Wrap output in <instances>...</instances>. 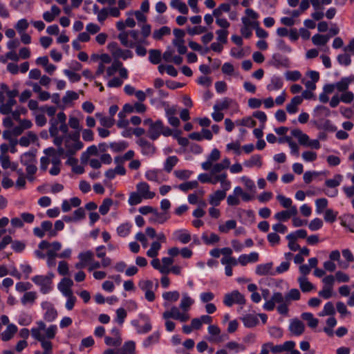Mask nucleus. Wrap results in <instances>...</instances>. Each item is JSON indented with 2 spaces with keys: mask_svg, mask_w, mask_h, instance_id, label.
Listing matches in <instances>:
<instances>
[{
  "mask_svg": "<svg viewBox=\"0 0 354 354\" xmlns=\"http://www.w3.org/2000/svg\"><path fill=\"white\" fill-rule=\"evenodd\" d=\"M137 145L141 149V153L144 156H151L156 151V148L153 144L149 142L145 138H140L136 141Z\"/></svg>",
  "mask_w": 354,
  "mask_h": 354,
  "instance_id": "a211bd4d",
  "label": "nucleus"
},
{
  "mask_svg": "<svg viewBox=\"0 0 354 354\" xmlns=\"http://www.w3.org/2000/svg\"><path fill=\"white\" fill-rule=\"evenodd\" d=\"M239 216L241 218V221L245 225L254 223L255 219V214L252 210L241 209L239 212Z\"/></svg>",
  "mask_w": 354,
  "mask_h": 354,
  "instance_id": "473e14b6",
  "label": "nucleus"
},
{
  "mask_svg": "<svg viewBox=\"0 0 354 354\" xmlns=\"http://www.w3.org/2000/svg\"><path fill=\"white\" fill-rule=\"evenodd\" d=\"M243 165L249 168L254 167L260 168L262 166L261 156L259 154L253 155L248 160H245Z\"/></svg>",
  "mask_w": 354,
  "mask_h": 354,
  "instance_id": "a19ab883",
  "label": "nucleus"
},
{
  "mask_svg": "<svg viewBox=\"0 0 354 354\" xmlns=\"http://www.w3.org/2000/svg\"><path fill=\"white\" fill-rule=\"evenodd\" d=\"M49 133L53 138V143L58 147L59 154L73 156L84 147V144L80 140L78 132L67 134L63 137L59 136L57 127L53 121L51 122Z\"/></svg>",
  "mask_w": 354,
  "mask_h": 354,
  "instance_id": "f257e3e1",
  "label": "nucleus"
},
{
  "mask_svg": "<svg viewBox=\"0 0 354 354\" xmlns=\"http://www.w3.org/2000/svg\"><path fill=\"white\" fill-rule=\"evenodd\" d=\"M36 331L44 341H50L55 337L57 333V326L55 324H51L48 326L43 321H37L36 326L30 329L31 335L32 332Z\"/></svg>",
  "mask_w": 354,
  "mask_h": 354,
  "instance_id": "20e7f679",
  "label": "nucleus"
},
{
  "mask_svg": "<svg viewBox=\"0 0 354 354\" xmlns=\"http://www.w3.org/2000/svg\"><path fill=\"white\" fill-rule=\"evenodd\" d=\"M354 81V75L349 77H342L339 81L335 82V88L341 93L348 90L350 84Z\"/></svg>",
  "mask_w": 354,
  "mask_h": 354,
  "instance_id": "393cba45",
  "label": "nucleus"
},
{
  "mask_svg": "<svg viewBox=\"0 0 354 354\" xmlns=\"http://www.w3.org/2000/svg\"><path fill=\"white\" fill-rule=\"evenodd\" d=\"M15 99H8L6 102L0 104V113L3 115H8L11 113L12 107L16 104Z\"/></svg>",
  "mask_w": 354,
  "mask_h": 354,
  "instance_id": "8fccbe9b",
  "label": "nucleus"
},
{
  "mask_svg": "<svg viewBox=\"0 0 354 354\" xmlns=\"http://www.w3.org/2000/svg\"><path fill=\"white\" fill-rule=\"evenodd\" d=\"M95 117L99 120L100 124L105 128H111L115 124L113 118L104 116L102 113H96Z\"/></svg>",
  "mask_w": 354,
  "mask_h": 354,
  "instance_id": "37998d69",
  "label": "nucleus"
},
{
  "mask_svg": "<svg viewBox=\"0 0 354 354\" xmlns=\"http://www.w3.org/2000/svg\"><path fill=\"white\" fill-rule=\"evenodd\" d=\"M291 134L293 137L297 139L299 143L302 146H307L308 142H309V136L302 132L299 129H295L292 130Z\"/></svg>",
  "mask_w": 354,
  "mask_h": 354,
  "instance_id": "e433bc0d",
  "label": "nucleus"
},
{
  "mask_svg": "<svg viewBox=\"0 0 354 354\" xmlns=\"http://www.w3.org/2000/svg\"><path fill=\"white\" fill-rule=\"evenodd\" d=\"M245 16L241 18L243 26L254 28L258 25L257 19L259 17V14L252 8H247L245 10Z\"/></svg>",
  "mask_w": 354,
  "mask_h": 354,
  "instance_id": "2eb2a0df",
  "label": "nucleus"
},
{
  "mask_svg": "<svg viewBox=\"0 0 354 354\" xmlns=\"http://www.w3.org/2000/svg\"><path fill=\"white\" fill-rule=\"evenodd\" d=\"M290 64L289 59L280 55L275 54L272 56V65L276 67L283 66L288 67Z\"/></svg>",
  "mask_w": 354,
  "mask_h": 354,
  "instance_id": "49530a36",
  "label": "nucleus"
},
{
  "mask_svg": "<svg viewBox=\"0 0 354 354\" xmlns=\"http://www.w3.org/2000/svg\"><path fill=\"white\" fill-rule=\"evenodd\" d=\"M122 66V63L118 60H115L113 62L110 66L106 68V75H104V78H108L112 75H113L118 69Z\"/></svg>",
  "mask_w": 354,
  "mask_h": 354,
  "instance_id": "69168bd1",
  "label": "nucleus"
},
{
  "mask_svg": "<svg viewBox=\"0 0 354 354\" xmlns=\"http://www.w3.org/2000/svg\"><path fill=\"white\" fill-rule=\"evenodd\" d=\"M301 317L307 322V324L310 328H315L317 326L319 320L311 313H303Z\"/></svg>",
  "mask_w": 354,
  "mask_h": 354,
  "instance_id": "5fc2aeb1",
  "label": "nucleus"
},
{
  "mask_svg": "<svg viewBox=\"0 0 354 354\" xmlns=\"http://www.w3.org/2000/svg\"><path fill=\"white\" fill-rule=\"evenodd\" d=\"M194 304V299H192L187 292H183L182 294V298L179 304L181 310L187 313H189V312Z\"/></svg>",
  "mask_w": 354,
  "mask_h": 354,
  "instance_id": "a878e982",
  "label": "nucleus"
},
{
  "mask_svg": "<svg viewBox=\"0 0 354 354\" xmlns=\"http://www.w3.org/2000/svg\"><path fill=\"white\" fill-rule=\"evenodd\" d=\"M136 190L144 199H152L156 196V193L150 190V185L144 181L136 185Z\"/></svg>",
  "mask_w": 354,
  "mask_h": 354,
  "instance_id": "412c9836",
  "label": "nucleus"
},
{
  "mask_svg": "<svg viewBox=\"0 0 354 354\" xmlns=\"http://www.w3.org/2000/svg\"><path fill=\"white\" fill-rule=\"evenodd\" d=\"M241 320L243 323V325L246 328H252L257 325L259 323V319L257 315L252 314H248L241 317Z\"/></svg>",
  "mask_w": 354,
  "mask_h": 354,
  "instance_id": "79ce46f5",
  "label": "nucleus"
},
{
  "mask_svg": "<svg viewBox=\"0 0 354 354\" xmlns=\"http://www.w3.org/2000/svg\"><path fill=\"white\" fill-rule=\"evenodd\" d=\"M145 178L151 182H154L158 184L167 180V177L164 174L163 171L160 169H149L145 173Z\"/></svg>",
  "mask_w": 354,
  "mask_h": 354,
  "instance_id": "f8f14e48",
  "label": "nucleus"
},
{
  "mask_svg": "<svg viewBox=\"0 0 354 354\" xmlns=\"http://www.w3.org/2000/svg\"><path fill=\"white\" fill-rule=\"evenodd\" d=\"M161 249V243L159 241H153L150 248L147 251V255L151 258H155L158 255L159 250Z\"/></svg>",
  "mask_w": 354,
  "mask_h": 354,
  "instance_id": "338daca9",
  "label": "nucleus"
},
{
  "mask_svg": "<svg viewBox=\"0 0 354 354\" xmlns=\"http://www.w3.org/2000/svg\"><path fill=\"white\" fill-rule=\"evenodd\" d=\"M255 273L259 276L274 274L273 263L268 262L257 265L255 269Z\"/></svg>",
  "mask_w": 354,
  "mask_h": 354,
  "instance_id": "bb28decb",
  "label": "nucleus"
},
{
  "mask_svg": "<svg viewBox=\"0 0 354 354\" xmlns=\"http://www.w3.org/2000/svg\"><path fill=\"white\" fill-rule=\"evenodd\" d=\"M313 115L315 118H317L328 117L330 115V111L326 106L323 105H317L314 108Z\"/></svg>",
  "mask_w": 354,
  "mask_h": 354,
  "instance_id": "ea45409f",
  "label": "nucleus"
},
{
  "mask_svg": "<svg viewBox=\"0 0 354 354\" xmlns=\"http://www.w3.org/2000/svg\"><path fill=\"white\" fill-rule=\"evenodd\" d=\"M86 266H88L94 259V254L91 250H86L80 252L77 257Z\"/></svg>",
  "mask_w": 354,
  "mask_h": 354,
  "instance_id": "13d9d810",
  "label": "nucleus"
},
{
  "mask_svg": "<svg viewBox=\"0 0 354 354\" xmlns=\"http://www.w3.org/2000/svg\"><path fill=\"white\" fill-rule=\"evenodd\" d=\"M193 171L189 169H177L174 171V175L180 180H185L189 178Z\"/></svg>",
  "mask_w": 354,
  "mask_h": 354,
  "instance_id": "774afa93",
  "label": "nucleus"
},
{
  "mask_svg": "<svg viewBox=\"0 0 354 354\" xmlns=\"http://www.w3.org/2000/svg\"><path fill=\"white\" fill-rule=\"evenodd\" d=\"M330 39V36L316 34L313 36L312 41L315 46H324Z\"/></svg>",
  "mask_w": 354,
  "mask_h": 354,
  "instance_id": "0e129e2a",
  "label": "nucleus"
},
{
  "mask_svg": "<svg viewBox=\"0 0 354 354\" xmlns=\"http://www.w3.org/2000/svg\"><path fill=\"white\" fill-rule=\"evenodd\" d=\"M46 156H42L40 159V168L43 171H46L50 163L52 164L53 158H60L62 154H59V150L56 151L53 148H48L44 150Z\"/></svg>",
  "mask_w": 354,
  "mask_h": 354,
  "instance_id": "ddd939ff",
  "label": "nucleus"
},
{
  "mask_svg": "<svg viewBox=\"0 0 354 354\" xmlns=\"http://www.w3.org/2000/svg\"><path fill=\"white\" fill-rule=\"evenodd\" d=\"M73 286V281L69 278L64 277L58 283L57 288L64 297L70 296L71 295H73V291L71 290V287Z\"/></svg>",
  "mask_w": 354,
  "mask_h": 354,
  "instance_id": "5701e85b",
  "label": "nucleus"
},
{
  "mask_svg": "<svg viewBox=\"0 0 354 354\" xmlns=\"http://www.w3.org/2000/svg\"><path fill=\"white\" fill-rule=\"evenodd\" d=\"M174 238L183 244L188 243L191 241V235L185 229L177 230L173 232Z\"/></svg>",
  "mask_w": 354,
  "mask_h": 354,
  "instance_id": "c756f323",
  "label": "nucleus"
},
{
  "mask_svg": "<svg viewBox=\"0 0 354 354\" xmlns=\"http://www.w3.org/2000/svg\"><path fill=\"white\" fill-rule=\"evenodd\" d=\"M303 97L300 95H296L292 98L290 102L286 105V111L289 114H295L298 111V106L302 103Z\"/></svg>",
  "mask_w": 354,
  "mask_h": 354,
  "instance_id": "7c9ffc66",
  "label": "nucleus"
},
{
  "mask_svg": "<svg viewBox=\"0 0 354 354\" xmlns=\"http://www.w3.org/2000/svg\"><path fill=\"white\" fill-rule=\"evenodd\" d=\"M163 319H173L184 323L190 319L189 313H187L180 308V306H173L162 313Z\"/></svg>",
  "mask_w": 354,
  "mask_h": 354,
  "instance_id": "0eeeda50",
  "label": "nucleus"
},
{
  "mask_svg": "<svg viewBox=\"0 0 354 354\" xmlns=\"http://www.w3.org/2000/svg\"><path fill=\"white\" fill-rule=\"evenodd\" d=\"M283 86V80L279 75H274L271 77L270 82L266 86V89L269 92L277 91Z\"/></svg>",
  "mask_w": 354,
  "mask_h": 354,
  "instance_id": "b1692460",
  "label": "nucleus"
},
{
  "mask_svg": "<svg viewBox=\"0 0 354 354\" xmlns=\"http://www.w3.org/2000/svg\"><path fill=\"white\" fill-rule=\"evenodd\" d=\"M32 338L40 342L41 347L44 350L43 353L39 351L35 352L34 354H51L53 352V344L50 341H44L41 337L36 331L32 332Z\"/></svg>",
  "mask_w": 354,
  "mask_h": 354,
  "instance_id": "f3484780",
  "label": "nucleus"
},
{
  "mask_svg": "<svg viewBox=\"0 0 354 354\" xmlns=\"http://www.w3.org/2000/svg\"><path fill=\"white\" fill-rule=\"evenodd\" d=\"M221 157V153L218 149H213L211 153L208 155L206 161L201 164L203 169L207 171L211 169L212 164L219 160Z\"/></svg>",
  "mask_w": 354,
  "mask_h": 354,
  "instance_id": "4be33fe9",
  "label": "nucleus"
},
{
  "mask_svg": "<svg viewBox=\"0 0 354 354\" xmlns=\"http://www.w3.org/2000/svg\"><path fill=\"white\" fill-rule=\"evenodd\" d=\"M55 274L53 272H48L46 275H35L32 277V281L38 287L43 294L49 293L53 288V279Z\"/></svg>",
  "mask_w": 354,
  "mask_h": 354,
  "instance_id": "39448f33",
  "label": "nucleus"
},
{
  "mask_svg": "<svg viewBox=\"0 0 354 354\" xmlns=\"http://www.w3.org/2000/svg\"><path fill=\"white\" fill-rule=\"evenodd\" d=\"M21 162L26 166L28 165L36 164L37 160L35 154L33 152H26L21 156Z\"/></svg>",
  "mask_w": 354,
  "mask_h": 354,
  "instance_id": "864d4df0",
  "label": "nucleus"
},
{
  "mask_svg": "<svg viewBox=\"0 0 354 354\" xmlns=\"http://www.w3.org/2000/svg\"><path fill=\"white\" fill-rule=\"evenodd\" d=\"M138 318L145 322V325L141 326L140 325V320L135 319L131 321V324L135 328L138 334H146L151 330L152 325L149 317L144 313H139Z\"/></svg>",
  "mask_w": 354,
  "mask_h": 354,
  "instance_id": "1a4fd4ad",
  "label": "nucleus"
},
{
  "mask_svg": "<svg viewBox=\"0 0 354 354\" xmlns=\"http://www.w3.org/2000/svg\"><path fill=\"white\" fill-rule=\"evenodd\" d=\"M300 292L297 288L290 289L285 295L280 292H274L270 301L263 308L267 311H272L274 309L276 304L277 312L282 315H287L288 313V306L292 301H297L300 299Z\"/></svg>",
  "mask_w": 354,
  "mask_h": 354,
  "instance_id": "f03ea898",
  "label": "nucleus"
},
{
  "mask_svg": "<svg viewBox=\"0 0 354 354\" xmlns=\"http://www.w3.org/2000/svg\"><path fill=\"white\" fill-rule=\"evenodd\" d=\"M341 224L347 227L350 232H354V215L348 214L342 216Z\"/></svg>",
  "mask_w": 354,
  "mask_h": 354,
  "instance_id": "de8ad7c7",
  "label": "nucleus"
},
{
  "mask_svg": "<svg viewBox=\"0 0 354 354\" xmlns=\"http://www.w3.org/2000/svg\"><path fill=\"white\" fill-rule=\"evenodd\" d=\"M178 158L176 156H169L164 162V170L169 173L177 165Z\"/></svg>",
  "mask_w": 354,
  "mask_h": 354,
  "instance_id": "052dcab7",
  "label": "nucleus"
},
{
  "mask_svg": "<svg viewBox=\"0 0 354 354\" xmlns=\"http://www.w3.org/2000/svg\"><path fill=\"white\" fill-rule=\"evenodd\" d=\"M37 140V136L32 131H29L26 135L22 136L19 143L22 147H28Z\"/></svg>",
  "mask_w": 354,
  "mask_h": 354,
  "instance_id": "c03bdc74",
  "label": "nucleus"
},
{
  "mask_svg": "<svg viewBox=\"0 0 354 354\" xmlns=\"http://www.w3.org/2000/svg\"><path fill=\"white\" fill-rule=\"evenodd\" d=\"M39 248L46 250V257H57V252L62 248V244L59 241L49 243L47 241H42L39 244Z\"/></svg>",
  "mask_w": 354,
  "mask_h": 354,
  "instance_id": "9d476101",
  "label": "nucleus"
},
{
  "mask_svg": "<svg viewBox=\"0 0 354 354\" xmlns=\"http://www.w3.org/2000/svg\"><path fill=\"white\" fill-rule=\"evenodd\" d=\"M343 176L341 174L334 175L333 178L327 179L325 185L328 188H337L342 182Z\"/></svg>",
  "mask_w": 354,
  "mask_h": 354,
  "instance_id": "bf43d9fd",
  "label": "nucleus"
},
{
  "mask_svg": "<svg viewBox=\"0 0 354 354\" xmlns=\"http://www.w3.org/2000/svg\"><path fill=\"white\" fill-rule=\"evenodd\" d=\"M297 213L298 211L297 207L293 206L292 207H290V209L277 212L274 215V218L279 222H286L288 221L290 217L296 216Z\"/></svg>",
  "mask_w": 354,
  "mask_h": 354,
  "instance_id": "6ab92c4d",
  "label": "nucleus"
},
{
  "mask_svg": "<svg viewBox=\"0 0 354 354\" xmlns=\"http://www.w3.org/2000/svg\"><path fill=\"white\" fill-rule=\"evenodd\" d=\"M170 6L174 9L178 10L183 15H187L189 12V9L186 3L183 2L181 0H171L170 2Z\"/></svg>",
  "mask_w": 354,
  "mask_h": 354,
  "instance_id": "09e8293b",
  "label": "nucleus"
},
{
  "mask_svg": "<svg viewBox=\"0 0 354 354\" xmlns=\"http://www.w3.org/2000/svg\"><path fill=\"white\" fill-rule=\"evenodd\" d=\"M203 241L207 245H212L218 243L220 241V237L215 233H210L208 234L207 232L203 233L201 236Z\"/></svg>",
  "mask_w": 354,
  "mask_h": 354,
  "instance_id": "603ef678",
  "label": "nucleus"
},
{
  "mask_svg": "<svg viewBox=\"0 0 354 354\" xmlns=\"http://www.w3.org/2000/svg\"><path fill=\"white\" fill-rule=\"evenodd\" d=\"M229 189L221 188V189H217L212 194H209L208 197L209 203L212 206H218L221 201L226 197V192Z\"/></svg>",
  "mask_w": 354,
  "mask_h": 354,
  "instance_id": "aec40b11",
  "label": "nucleus"
},
{
  "mask_svg": "<svg viewBox=\"0 0 354 354\" xmlns=\"http://www.w3.org/2000/svg\"><path fill=\"white\" fill-rule=\"evenodd\" d=\"M171 29L167 26H162L153 32L152 37L155 40H160L164 36L170 35Z\"/></svg>",
  "mask_w": 354,
  "mask_h": 354,
  "instance_id": "680f3d73",
  "label": "nucleus"
},
{
  "mask_svg": "<svg viewBox=\"0 0 354 354\" xmlns=\"http://www.w3.org/2000/svg\"><path fill=\"white\" fill-rule=\"evenodd\" d=\"M239 194H241V187L236 186L234 188L232 194L227 197V204L230 206L239 205L241 203Z\"/></svg>",
  "mask_w": 354,
  "mask_h": 354,
  "instance_id": "72a5a7b5",
  "label": "nucleus"
},
{
  "mask_svg": "<svg viewBox=\"0 0 354 354\" xmlns=\"http://www.w3.org/2000/svg\"><path fill=\"white\" fill-rule=\"evenodd\" d=\"M162 297L165 301L163 306L167 307L168 306V302H176L178 300L180 293L177 290L167 291L163 292Z\"/></svg>",
  "mask_w": 354,
  "mask_h": 354,
  "instance_id": "c9c22d12",
  "label": "nucleus"
},
{
  "mask_svg": "<svg viewBox=\"0 0 354 354\" xmlns=\"http://www.w3.org/2000/svg\"><path fill=\"white\" fill-rule=\"evenodd\" d=\"M120 354H136V343L129 340L125 342L120 349Z\"/></svg>",
  "mask_w": 354,
  "mask_h": 354,
  "instance_id": "4d7b16f0",
  "label": "nucleus"
},
{
  "mask_svg": "<svg viewBox=\"0 0 354 354\" xmlns=\"http://www.w3.org/2000/svg\"><path fill=\"white\" fill-rule=\"evenodd\" d=\"M37 297V292L34 291L26 292L21 298V303L24 306H32Z\"/></svg>",
  "mask_w": 354,
  "mask_h": 354,
  "instance_id": "58836bf2",
  "label": "nucleus"
},
{
  "mask_svg": "<svg viewBox=\"0 0 354 354\" xmlns=\"http://www.w3.org/2000/svg\"><path fill=\"white\" fill-rule=\"evenodd\" d=\"M304 324L299 319L291 320L289 325L290 331L295 335L299 336L304 331Z\"/></svg>",
  "mask_w": 354,
  "mask_h": 354,
  "instance_id": "2f4dec72",
  "label": "nucleus"
},
{
  "mask_svg": "<svg viewBox=\"0 0 354 354\" xmlns=\"http://www.w3.org/2000/svg\"><path fill=\"white\" fill-rule=\"evenodd\" d=\"M79 97V95L72 91H67L65 93V95L62 97V102L65 106L71 105V103L77 100Z\"/></svg>",
  "mask_w": 354,
  "mask_h": 354,
  "instance_id": "e2e57ef3",
  "label": "nucleus"
},
{
  "mask_svg": "<svg viewBox=\"0 0 354 354\" xmlns=\"http://www.w3.org/2000/svg\"><path fill=\"white\" fill-rule=\"evenodd\" d=\"M236 221L235 220H227L225 223H219L218 226V230L221 233L227 234L231 230L236 229Z\"/></svg>",
  "mask_w": 354,
  "mask_h": 354,
  "instance_id": "4c0bfd02",
  "label": "nucleus"
},
{
  "mask_svg": "<svg viewBox=\"0 0 354 354\" xmlns=\"http://www.w3.org/2000/svg\"><path fill=\"white\" fill-rule=\"evenodd\" d=\"M121 44L127 48H133L137 44L149 45L147 40L142 39V37L136 30L120 32L118 36Z\"/></svg>",
  "mask_w": 354,
  "mask_h": 354,
  "instance_id": "7ed1b4c3",
  "label": "nucleus"
},
{
  "mask_svg": "<svg viewBox=\"0 0 354 354\" xmlns=\"http://www.w3.org/2000/svg\"><path fill=\"white\" fill-rule=\"evenodd\" d=\"M160 337V332L155 331L143 340L142 345L145 348H150L159 342Z\"/></svg>",
  "mask_w": 354,
  "mask_h": 354,
  "instance_id": "f704fd0d",
  "label": "nucleus"
},
{
  "mask_svg": "<svg viewBox=\"0 0 354 354\" xmlns=\"http://www.w3.org/2000/svg\"><path fill=\"white\" fill-rule=\"evenodd\" d=\"M139 288L144 292L145 299L150 302H152L156 299L155 290L158 287V283L156 281V284L153 282L148 279H142L138 282Z\"/></svg>",
  "mask_w": 354,
  "mask_h": 354,
  "instance_id": "6e6552de",
  "label": "nucleus"
},
{
  "mask_svg": "<svg viewBox=\"0 0 354 354\" xmlns=\"http://www.w3.org/2000/svg\"><path fill=\"white\" fill-rule=\"evenodd\" d=\"M115 59L122 58L124 60L131 59L133 57V54L130 50H124L122 48H117L113 55Z\"/></svg>",
  "mask_w": 354,
  "mask_h": 354,
  "instance_id": "6e6d98bb",
  "label": "nucleus"
},
{
  "mask_svg": "<svg viewBox=\"0 0 354 354\" xmlns=\"http://www.w3.org/2000/svg\"><path fill=\"white\" fill-rule=\"evenodd\" d=\"M259 257V254L257 252H252L248 254H241L238 258V263L244 266L249 263L257 262Z\"/></svg>",
  "mask_w": 354,
  "mask_h": 354,
  "instance_id": "cd10ccee",
  "label": "nucleus"
},
{
  "mask_svg": "<svg viewBox=\"0 0 354 354\" xmlns=\"http://www.w3.org/2000/svg\"><path fill=\"white\" fill-rule=\"evenodd\" d=\"M41 308L44 310V319L48 322H54L57 317V311L49 301H43Z\"/></svg>",
  "mask_w": 354,
  "mask_h": 354,
  "instance_id": "dca6fc26",
  "label": "nucleus"
},
{
  "mask_svg": "<svg viewBox=\"0 0 354 354\" xmlns=\"http://www.w3.org/2000/svg\"><path fill=\"white\" fill-rule=\"evenodd\" d=\"M131 227L132 224L130 223H122L116 229L117 234L121 237H126L130 234Z\"/></svg>",
  "mask_w": 354,
  "mask_h": 354,
  "instance_id": "3c124183",
  "label": "nucleus"
},
{
  "mask_svg": "<svg viewBox=\"0 0 354 354\" xmlns=\"http://www.w3.org/2000/svg\"><path fill=\"white\" fill-rule=\"evenodd\" d=\"M223 303L228 307L232 306L234 304L243 305L245 304V299L243 295L238 290H234L231 293L225 295Z\"/></svg>",
  "mask_w": 354,
  "mask_h": 354,
  "instance_id": "9b49d317",
  "label": "nucleus"
},
{
  "mask_svg": "<svg viewBox=\"0 0 354 354\" xmlns=\"http://www.w3.org/2000/svg\"><path fill=\"white\" fill-rule=\"evenodd\" d=\"M218 183H220L222 189H230L231 187V182L227 179L225 172L213 174L210 171V184L216 185Z\"/></svg>",
  "mask_w": 354,
  "mask_h": 354,
  "instance_id": "4468645a",
  "label": "nucleus"
},
{
  "mask_svg": "<svg viewBox=\"0 0 354 354\" xmlns=\"http://www.w3.org/2000/svg\"><path fill=\"white\" fill-rule=\"evenodd\" d=\"M18 331L17 326L11 324L6 326V328L1 333V339L3 342H8L12 339Z\"/></svg>",
  "mask_w": 354,
  "mask_h": 354,
  "instance_id": "c85d7f7f",
  "label": "nucleus"
},
{
  "mask_svg": "<svg viewBox=\"0 0 354 354\" xmlns=\"http://www.w3.org/2000/svg\"><path fill=\"white\" fill-rule=\"evenodd\" d=\"M299 288L304 292H308L315 289L314 286L308 280L305 276H301L297 279Z\"/></svg>",
  "mask_w": 354,
  "mask_h": 354,
  "instance_id": "a18cd8bd",
  "label": "nucleus"
},
{
  "mask_svg": "<svg viewBox=\"0 0 354 354\" xmlns=\"http://www.w3.org/2000/svg\"><path fill=\"white\" fill-rule=\"evenodd\" d=\"M143 124L147 126V136L150 140H156L162 135L163 122L161 120L153 121L147 118L143 120Z\"/></svg>",
  "mask_w": 354,
  "mask_h": 354,
  "instance_id": "423d86ee",
  "label": "nucleus"
}]
</instances>
